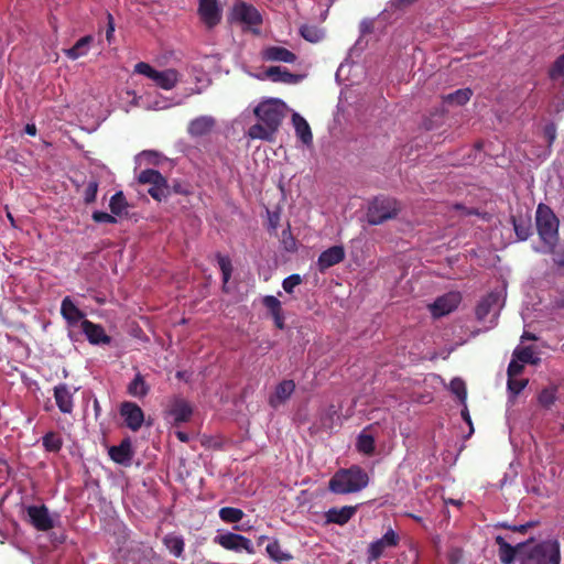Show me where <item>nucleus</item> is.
I'll use <instances>...</instances> for the list:
<instances>
[{"mask_svg":"<svg viewBox=\"0 0 564 564\" xmlns=\"http://www.w3.org/2000/svg\"><path fill=\"white\" fill-rule=\"evenodd\" d=\"M300 34L304 40L311 43H317L324 37V33L319 28L310 24L302 25L300 28Z\"/></svg>","mask_w":564,"mask_h":564,"instance_id":"obj_41","label":"nucleus"},{"mask_svg":"<svg viewBox=\"0 0 564 564\" xmlns=\"http://www.w3.org/2000/svg\"><path fill=\"white\" fill-rule=\"evenodd\" d=\"M74 393L66 383H59L54 388V399L62 413L70 414L74 409Z\"/></svg>","mask_w":564,"mask_h":564,"instance_id":"obj_18","label":"nucleus"},{"mask_svg":"<svg viewBox=\"0 0 564 564\" xmlns=\"http://www.w3.org/2000/svg\"><path fill=\"white\" fill-rule=\"evenodd\" d=\"M511 224L513 226L516 236L519 240H527L532 234L531 219L522 216H511Z\"/></svg>","mask_w":564,"mask_h":564,"instance_id":"obj_32","label":"nucleus"},{"mask_svg":"<svg viewBox=\"0 0 564 564\" xmlns=\"http://www.w3.org/2000/svg\"><path fill=\"white\" fill-rule=\"evenodd\" d=\"M400 536L393 530L389 529L382 538L371 542L368 546L367 554L369 561H378L386 552L387 549H392L399 545Z\"/></svg>","mask_w":564,"mask_h":564,"instance_id":"obj_10","label":"nucleus"},{"mask_svg":"<svg viewBox=\"0 0 564 564\" xmlns=\"http://www.w3.org/2000/svg\"><path fill=\"white\" fill-rule=\"evenodd\" d=\"M80 328L91 345H109L111 337L106 334L104 327L89 319H83Z\"/></svg>","mask_w":564,"mask_h":564,"instance_id":"obj_15","label":"nucleus"},{"mask_svg":"<svg viewBox=\"0 0 564 564\" xmlns=\"http://www.w3.org/2000/svg\"><path fill=\"white\" fill-rule=\"evenodd\" d=\"M302 283V278L300 274L294 273L285 278L282 282L283 290L291 294L294 291V288Z\"/></svg>","mask_w":564,"mask_h":564,"instance_id":"obj_47","label":"nucleus"},{"mask_svg":"<svg viewBox=\"0 0 564 564\" xmlns=\"http://www.w3.org/2000/svg\"><path fill=\"white\" fill-rule=\"evenodd\" d=\"M93 42L94 37L91 35H85L80 37L70 48L65 50V54L73 61L86 56Z\"/></svg>","mask_w":564,"mask_h":564,"instance_id":"obj_31","label":"nucleus"},{"mask_svg":"<svg viewBox=\"0 0 564 564\" xmlns=\"http://www.w3.org/2000/svg\"><path fill=\"white\" fill-rule=\"evenodd\" d=\"M513 357L522 364L538 365L541 359L534 356L532 346L519 347L513 351Z\"/></svg>","mask_w":564,"mask_h":564,"instance_id":"obj_38","label":"nucleus"},{"mask_svg":"<svg viewBox=\"0 0 564 564\" xmlns=\"http://www.w3.org/2000/svg\"><path fill=\"white\" fill-rule=\"evenodd\" d=\"M127 391L132 397L143 398L149 393L150 387L145 382L143 376L141 373H137L133 380L129 383Z\"/></svg>","mask_w":564,"mask_h":564,"instance_id":"obj_36","label":"nucleus"},{"mask_svg":"<svg viewBox=\"0 0 564 564\" xmlns=\"http://www.w3.org/2000/svg\"><path fill=\"white\" fill-rule=\"evenodd\" d=\"M285 104L279 99L260 102L253 110L260 122L249 128L248 135L251 139L273 141L285 116Z\"/></svg>","mask_w":564,"mask_h":564,"instance_id":"obj_1","label":"nucleus"},{"mask_svg":"<svg viewBox=\"0 0 564 564\" xmlns=\"http://www.w3.org/2000/svg\"><path fill=\"white\" fill-rule=\"evenodd\" d=\"M471 96V89L463 88L444 96L443 101L449 105L463 106L469 101Z\"/></svg>","mask_w":564,"mask_h":564,"instance_id":"obj_37","label":"nucleus"},{"mask_svg":"<svg viewBox=\"0 0 564 564\" xmlns=\"http://www.w3.org/2000/svg\"><path fill=\"white\" fill-rule=\"evenodd\" d=\"M216 260L221 271L223 283L226 285L229 282L232 273L231 260L228 256H224L220 252L216 253Z\"/></svg>","mask_w":564,"mask_h":564,"instance_id":"obj_42","label":"nucleus"},{"mask_svg":"<svg viewBox=\"0 0 564 564\" xmlns=\"http://www.w3.org/2000/svg\"><path fill=\"white\" fill-rule=\"evenodd\" d=\"M115 216L116 215H113L112 213L108 214L106 212L96 210L93 213L91 217L96 223L116 224L117 219Z\"/></svg>","mask_w":564,"mask_h":564,"instance_id":"obj_51","label":"nucleus"},{"mask_svg":"<svg viewBox=\"0 0 564 564\" xmlns=\"http://www.w3.org/2000/svg\"><path fill=\"white\" fill-rule=\"evenodd\" d=\"M262 304L272 316L275 327L279 329H284V314L281 302L273 295H265L262 299Z\"/></svg>","mask_w":564,"mask_h":564,"instance_id":"obj_24","label":"nucleus"},{"mask_svg":"<svg viewBox=\"0 0 564 564\" xmlns=\"http://www.w3.org/2000/svg\"><path fill=\"white\" fill-rule=\"evenodd\" d=\"M544 137L546 138L549 145H551L556 138V127L554 123H547L543 130Z\"/></svg>","mask_w":564,"mask_h":564,"instance_id":"obj_55","label":"nucleus"},{"mask_svg":"<svg viewBox=\"0 0 564 564\" xmlns=\"http://www.w3.org/2000/svg\"><path fill=\"white\" fill-rule=\"evenodd\" d=\"M62 434L57 431H50L42 436V445L47 453H58L63 447Z\"/></svg>","mask_w":564,"mask_h":564,"instance_id":"obj_33","label":"nucleus"},{"mask_svg":"<svg viewBox=\"0 0 564 564\" xmlns=\"http://www.w3.org/2000/svg\"><path fill=\"white\" fill-rule=\"evenodd\" d=\"M449 389L453 394H455L458 400L465 404L467 399V389L464 380L460 378H454L449 383Z\"/></svg>","mask_w":564,"mask_h":564,"instance_id":"obj_44","label":"nucleus"},{"mask_svg":"<svg viewBox=\"0 0 564 564\" xmlns=\"http://www.w3.org/2000/svg\"><path fill=\"white\" fill-rule=\"evenodd\" d=\"M108 454L115 463L123 466H130L133 458L131 441L129 438L122 440L119 445L111 446Z\"/></svg>","mask_w":564,"mask_h":564,"instance_id":"obj_19","label":"nucleus"},{"mask_svg":"<svg viewBox=\"0 0 564 564\" xmlns=\"http://www.w3.org/2000/svg\"><path fill=\"white\" fill-rule=\"evenodd\" d=\"M359 29H360V33L361 34H370V33H372V31H373V20H371V19H364L360 22Z\"/></svg>","mask_w":564,"mask_h":564,"instance_id":"obj_56","label":"nucleus"},{"mask_svg":"<svg viewBox=\"0 0 564 564\" xmlns=\"http://www.w3.org/2000/svg\"><path fill=\"white\" fill-rule=\"evenodd\" d=\"M113 32H115L113 19L111 17V14H108V28H107V31H106V39H107L108 42L111 41Z\"/></svg>","mask_w":564,"mask_h":564,"instance_id":"obj_58","label":"nucleus"},{"mask_svg":"<svg viewBox=\"0 0 564 564\" xmlns=\"http://www.w3.org/2000/svg\"><path fill=\"white\" fill-rule=\"evenodd\" d=\"M218 516L226 523H237L243 519L245 512L239 508L223 507Z\"/></svg>","mask_w":564,"mask_h":564,"instance_id":"obj_39","label":"nucleus"},{"mask_svg":"<svg viewBox=\"0 0 564 564\" xmlns=\"http://www.w3.org/2000/svg\"><path fill=\"white\" fill-rule=\"evenodd\" d=\"M345 259V250L341 246H333L323 251L317 260V267L321 272L338 264Z\"/></svg>","mask_w":564,"mask_h":564,"instance_id":"obj_17","label":"nucleus"},{"mask_svg":"<svg viewBox=\"0 0 564 564\" xmlns=\"http://www.w3.org/2000/svg\"><path fill=\"white\" fill-rule=\"evenodd\" d=\"M215 123L213 117L200 116L189 122L187 131L192 137H204L213 130Z\"/></svg>","mask_w":564,"mask_h":564,"instance_id":"obj_25","label":"nucleus"},{"mask_svg":"<svg viewBox=\"0 0 564 564\" xmlns=\"http://www.w3.org/2000/svg\"><path fill=\"white\" fill-rule=\"evenodd\" d=\"M25 132H26L29 135L34 137V135H35V123H28V124L25 126Z\"/></svg>","mask_w":564,"mask_h":564,"instance_id":"obj_61","label":"nucleus"},{"mask_svg":"<svg viewBox=\"0 0 564 564\" xmlns=\"http://www.w3.org/2000/svg\"><path fill=\"white\" fill-rule=\"evenodd\" d=\"M462 416H463L464 421L469 425L470 433H473L474 432V427H473L471 419H470V415H469V412H468L467 408H465L462 411Z\"/></svg>","mask_w":564,"mask_h":564,"instance_id":"obj_59","label":"nucleus"},{"mask_svg":"<svg viewBox=\"0 0 564 564\" xmlns=\"http://www.w3.org/2000/svg\"><path fill=\"white\" fill-rule=\"evenodd\" d=\"M295 390V383L293 380H283L276 387L274 392L269 397V404L276 409L281 404L285 403L290 399Z\"/></svg>","mask_w":564,"mask_h":564,"instance_id":"obj_20","label":"nucleus"},{"mask_svg":"<svg viewBox=\"0 0 564 564\" xmlns=\"http://www.w3.org/2000/svg\"><path fill=\"white\" fill-rule=\"evenodd\" d=\"M460 301L462 296L459 292H448L442 296H438L432 304L429 305V308L432 316L438 318L456 310Z\"/></svg>","mask_w":564,"mask_h":564,"instance_id":"obj_11","label":"nucleus"},{"mask_svg":"<svg viewBox=\"0 0 564 564\" xmlns=\"http://www.w3.org/2000/svg\"><path fill=\"white\" fill-rule=\"evenodd\" d=\"M528 384L525 379L508 378V389L513 394H519Z\"/></svg>","mask_w":564,"mask_h":564,"instance_id":"obj_50","label":"nucleus"},{"mask_svg":"<svg viewBox=\"0 0 564 564\" xmlns=\"http://www.w3.org/2000/svg\"><path fill=\"white\" fill-rule=\"evenodd\" d=\"M523 369H524L523 364L514 358L508 365V369H507L508 378H516L517 376L522 373Z\"/></svg>","mask_w":564,"mask_h":564,"instance_id":"obj_52","label":"nucleus"},{"mask_svg":"<svg viewBox=\"0 0 564 564\" xmlns=\"http://www.w3.org/2000/svg\"><path fill=\"white\" fill-rule=\"evenodd\" d=\"M521 339L522 340H536L538 337L532 333L524 332L523 335L521 336Z\"/></svg>","mask_w":564,"mask_h":564,"instance_id":"obj_62","label":"nucleus"},{"mask_svg":"<svg viewBox=\"0 0 564 564\" xmlns=\"http://www.w3.org/2000/svg\"><path fill=\"white\" fill-rule=\"evenodd\" d=\"M231 20L246 25L254 33H258V31H256L253 26H259L262 24V15L260 14L259 10L254 6L241 0L234 4L231 10Z\"/></svg>","mask_w":564,"mask_h":564,"instance_id":"obj_8","label":"nucleus"},{"mask_svg":"<svg viewBox=\"0 0 564 564\" xmlns=\"http://www.w3.org/2000/svg\"><path fill=\"white\" fill-rule=\"evenodd\" d=\"M265 76L274 83L293 84L296 83L299 76L289 72L286 68L281 66H270L265 70Z\"/></svg>","mask_w":564,"mask_h":564,"instance_id":"obj_28","label":"nucleus"},{"mask_svg":"<svg viewBox=\"0 0 564 564\" xmlns=\"http://www.w3.org/2000/svg\"><path fill=\"white\" fill-rule=\"evenodd\" d=\"M357 449L366 455H372L376 449V442L372 435L361 433L357 438Z\"/></svg>","mask_w":564,"mask_h":564,"instance_id":"obj_40","label":"nucleus"},{"mask_svg":"<svg viewBox=\"0 0 564 564\" xmlns=\"http://www.w3.org/2000/svg\"><path fill=\"white\" fill-rule=\"evenodd\" d=\"M120 415L124 419L126 425L134 432L140 430L144 421L142 409L137 403L129 401L121 403Z\"/></svg>","mask_w":564,"mask_h":564,"instance_id":"obj_13","label":"nucleus"},{"mask_svg":"<svg viewBox=\"0 0 564 564\" xmlns=\"http://www.w3.org/2000/svg\"><path fill=\"white\" fill-rule=\"evenodd\" d=\"M214 542L225 550L234 551V552H241L246 551L248 554H254L256 550L250 539L232 533L227 532L225 534H218L215 536Z\"/></svg>","mask_w":564,"mask_h":564,"instance_id":"obj_9","label":"nucleus"},{"mask_svg":"<svg viewBox=\"0 0 564 564\" xmlns=\"http://www.w3.org/2000/svg\"><path fill=\"white\" fill-rule=\"evenodd\" d=\"M138 182L149 184L150 188L148 193L158 202L167 198L171 194L166 178L158 170L147 169L141 171L138 176Z\"/></svg>","mask_w":564,"mask_h":564,"instance_id":"obj_7","label":"nucleus"},{"mask_svg":"<svg viewBox=\"0 0 564 564\" xmlns=\"http://www.w3.org/2000/svg\"><path fill=\"white\" fill-rule=\"evenodd\" d=\"M535 524H536V522L529 521V522H527L524 524H520V525H509L507 523H500L498 527L508 529V530H512L514 532L525 533L530 528L534 527Z\"/></svg>","mask_w":564,"mask_h":564,"instance_id":"obj_54","label":"nucleus"},{"mask_svg":"<svg viewBox=\"0 0 564 564\" xmlns=\"http://www.w3.org/2000/svg\"><path fill=\"white\" fill-rule=\"evenodd\" d=\"M368 482V474L360 466L352 465L337 470L328 481V489L336 495H347L360 491Z\"/></svg>","mask_w":564,"mask_h":564,"instance_id":"obj_3","label":"nucleus"},{"mask_svg":"<svg viewBox=\"0 0 564 564\" xmlns=\"http://www.w3.org/2000/svg\"><path fill=\"white\" fill-rule=\"evenodd\" d=\"M156 72H158L156 69H154L150 64H148L145 62H139L134 66V73L144 75L152 80H153Z\"/></svg>","mask_w":564,"mask_h":564,"instance_id":"obj_49","label":"nucleus"},{"mask_svg":"<svg viewBox=\"0 0 564 564\" xmlns=\"http://www.w3.org/2000/svg\"><path fill=\"white\" fill-rule=\"evenodd\" d=\"M61 314L72 327L76 326L79 322L82 323L83 319H86L85 313L75 305L69 296L63 299Z\"/></svg>","mask_w":564,"mask_h":564,"instance_id":"obj_21","label":"nucleus"},{"mask_svg":"<svg viewBox=\"0 0 564 564\" xmlns=\"http://www.w3.org/2000/svg\"><path fill=\"white\" fill-rule=\"evenodd\" d=\"M127 207L128 203L122 192H117L111 196L109 208L113 215L121 216Z\"/></svg>","mask_w":564,"mask_h":564,"instance_id":"obj_43","label":"nucleus"},{"mask_svg":"<svg viewBox=\"0 0 564 564\" xmlns=\"http://www.w3.org/2000/svg\"><path fill=\"white\" fill-rule=\"evenodd\" d=\"M22 520L35 528V505H30L22 510Z\"/></svg>","mask_w":564,"mask_h":564,"instance_id":"obj_53","label":"nucleus"},{"mask_svg":"<svg viewBox=\"0 0 564 564\" xmlns=\"http://www.w3.org/2000/svg\"><path fill=\"white\" fill-rule=\"evenodd\" d=\"M11 543L17 554L25 555L30 558L31 562H33L32 546L25 541L23 533L18 527H15Z\"/></svg>","mask_w":564,"mask_h":564,"instance_id":"obj_34","label":"nucleus"},{"mask_svg":"<svg viewBox=\"0 0 564 564\" xmlns=\"http://www.w3.org/2000/svg\"><path fill=\"white\" fill-rule=\"evenodd\" d=\"M536 229L541 240L549 246V252H554L558 241V219L545 204H539L535 213Z\"/></svg>","mask_w":564,"mask_h":564,"instance_id":"obj_5","label":"nucleus"},{"mask_svg":"<svg viewBox=\"0 0 564 564\" xmlns=\"http://www.w3.org/2000/svg\"><path fill=\"white\" fill-rule=\"evenodd\" d=\"M500 295L498 293H489L476 306V317L478 321H485L491 310L498 305Z\"/></svg>","mask_w":564,"mask_h":564,"instance_id":"obj_30","label":"nucleus"},{"mask_svg":"<svg viewBox=\"0 0 564 564\" xmlns=\"http://www.w3.org/2000/svg\"><path fill=\"white\" fill-rule=\"evenodd\" d=\"M180 74L174 68H167L164 70H158L153 82L155 85L162 89L170 90L176 86L178 83Z\"/></svg>","mask_w":564,"mask_h":564,"instance_id":"obj_27","label":"nucleus"},{"mask_svg":"<svg viewBox=\"0 0 564 564\" xmlns=\"http://www.w3.org/2000/svg\"><path fill=\"white\" fill-rule=\"evenodd\" d=\"M269 557L278 563L286 562L293 558L292 554L283 551L278 539H273L265 547Z\"/></svg>","mask_w":564,"mask_h":564,"instance_id":"obj_35","label":"nucleus"},{"mask_svg":"<svg viewBox=\"0 0 564 564\" xmlns=\"http://www.w3.org/2000/svg\"><path fill=\"white\" fill-rule=\"evenodd\" d=\"M534 539L530 538L523 542L521 564H560L561 550L556 540H546L533 544Z\"/></svg>","mask_w":564,"mask_h":564,"instance_id":"obj_4","label":"nucleus"},{"mask_svg":"<svg viewBox=\"0 0 564 564\" xmlns=\"http://www.w3.org/2000/svg\"><path fill=\"white\" fill-rule=\"evenodd\" d=\"M549 76L552 80H556L564 76V54L560 55L551 66Z\"/></svg>","mask_w":564,"mask_h":564,"instance_id":"obj_46","label":"nucleus"},{"mask_svg":"<svg viewBox=\"0 0 564 564\" xmlns=\"http://www.w3.org/2000/svg\"><path fill=\"white\" fill-rule=\"evenodd\" d=\"M495 542L499 547V558L502 564H512L516 560L521 564V555L523 551V542L511 545L501 535L495 538Z\"/></svg>","mask_w":564,"mask_h":564,"instance_id":"obj_14","label":"nucleus"},{"mask_svg":"<svg viewBox=\"0 0 564 564\" xmlns=\"http://www.w3.org/2000/svg\"><path fill=\"white\" fill-rule=\"evenodd\" d=\"M400 212L399 203L391 197H376L369 205L367 220L370 225H381L393 219Z\"/></svg>","mask_w":564,"mask_h":564,"instance_id":"obj_6","label":"nucleus"},{"mask_svg":"<svg viewBox=\"0 0 564 564\" xmlns=\"http://www.w3.org/2000/svg\"><path fill=\"white\" fill-rule=\"evenodd\" d=\"M97 192H98V183L96 181H90L84 191L85 203H87V204L94 203L96 200Z\"/></svg>","mask_w":564,"mask_h":564,"instance_id":"obj_48","label":"nucleus"},{"mask_svg":"<svg viewBox=\"0 0 564 564\" xmlns=\"http://www.w3.org/2000/svg\"><path fill=\"white\" fill-rule=\"evenodd\" d=\"M66 539L58 512L50 511L45 505H37V546L55 547Z\"/></svg>","mask_w":564,"mask_h":564,"instance_id":"obj_2","label":"nucleus"},{"mask_svg":"<svg viewBox=\"0 0 564 564\" xmlns=\"http://www.w3.org/2000/svg\"><path fill=\"white\" fill-rule=\"evenodd\" d=\"M357 507L344 506L341 508H330L325 512L327 523L344 525L355 516Z\"/></svg>","mask_w":564,"mask_h":564,"instance_id":"obj_22","label":"nucleus"},{"mask_svg":"<svg viewBox=\"0 0 564 564\" xmlns=\"http://www.w3.org/2000/svg\"><path fill=\"white\" fill-rule=\"evenodd\" d=\"M556 306L560 308H564V297L556 301Z\"/></svg>","mask_w":564,"mask_h":564,"instance_id":"obj_64","label":"nucleus"},{"mask_svg":"<svg viewBox=\"0 0 564 564\" xmlns=\"http://www.w3.org/2000/svg\"><path fill=\"white\" fill-rule=\"evenodd\" d=\"M556 400V389L554 387L543 389L539 394V402L545 406H551Z\"/></svg>","mask_w":564,"mask_h":564,"instance_id":"obj_45","label":"nucleus"},{"mask_svg":"<svg viewBox=\"0 0 564 564\" xmlns=\"http://www.w3.org/2000/svg\"><path fill=\"white\" fill-rule=\"evenodd\" d=\"M198 14L207 29H213L221 20V10L217 0H199Z\"/></svg>","mask_w":564,"mask_h":564,"instance_id":"obj_12","label":"nucleus"},{"mask_svg":"<svg viewBox=\"0 0 564 564\" xmlns=\"http://www.w3.org/2000/svg\"><path fill=\"white\" fill-rule=\"evenodd\" d=\"M175 435L182 443H187L189 441V435L183 431H177Z\"/></svg>","mask_w":564,"mask_h":564,"instance_id":"obj_60","label":"nucleus"},{"mask_svg":"<svg viewBox=\"0 0 564 564\" xmlns=\"http://www.w3.org/2000/svg\"><path fill=\"white\" fill-rule=\"evenodd\" d=\"M166 413L173 419L174 424L178 425L180 423L188 422L191 420L193 408L185 399L175 398Z\"/></svg>","mask_w":564,"mask_h":564,"instance_id":"obj_16","label":"nucleus"},{"mask_svg":"<svg viewBox=\"0 0 564 564\" xmlns=\"http://www.w3.org/2000/svg\"><path fill=\"white\" fill-rule=\"evenodd\" d=\"M296 55L282 46H268L262 51V59L268 62H283L292 64L296 61Z\"/></svg>","mask_w":564,"mask_h":564,"instance_id":"obj_23","label":"nucleus"},{"mask_svg":"<svg viewBox=\"0 0 564 564\" xmlns=\"http://www.w3.org/2000/svg\"><path fill=\"white\" fill-rule=\"evenodd\" d=\"M553 257V262L558 267L564 269V248L561 250H555L554 252H551Z\"/></svg>","mask_w":564,"mask_h":564,"instance_id":"obj_57","label":"nucleus"},{"mask_svg":"<svg viewBox=\"0 0 564 564\" xmlns=\"http://www.w3.org/2000/svg\"><path fill=\"white\" fill-rule=\"evenodd\" d=\"M94 410H95L96 417H98L100 414L101 408H100V404L97 399L94 401Z\"/></svg>","mask_w":564,"mask_h":564,"instance_id":"obj_63","label":"nucleus"},{"mask_svg":"<svg viewBox=\"0 0 564 564\" xmlns=\"http://www.w3.org/2000/svg\"><path fill=\"white\" fill-rule=\"evenodd\" d=\"M292 123L295 129V133L297 138L305 145H311L313 143V134L308 122L303 118L300 113L294 112L292 115Z\"/></svg>","mask_w":564,"mask_h":564,"instance_id":"obj_26","label":"nucleus"},{"mask_svg":"<svg viewBox=\"0 0 564 564\" xmlns=\"http://www.w3.org/2000/svg\"><path fill=\"white\" fill-rule=\"evenodd\" d=\"M162 543L169 550L170 554H172L174 557H183L185 550V541L182 535L169 533L163 538Z\"/></svg>","mask_w":564,"mask_h":564,"instance_id":"obj_29","label":"nucleus"}]
</instances>
